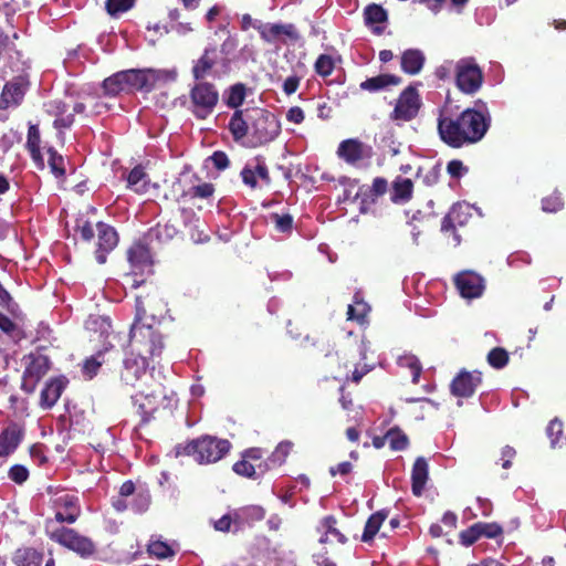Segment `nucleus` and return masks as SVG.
Wrapping results in <instances>:
<instances>
[{
	"instance_id": "obj_59",
	"label": "nucleus",
	"mask_w": 566,
	"mask_h": 566,
	"mask_svg": "<svg viewBox=\"0 0 566 566\" xmlns=\"http://www.w3.org/2000/svg\"><path fill=\"white\" fill-rule=\"evenodd\" d=\"M388 182L384 177H376L373 180V185L369 189L370 196L378 198L387 192Z\"/></svg>"
},
{
	"instance_id": "obj_2",
	"label": "nucleus",
	"mask_w": 566,
	"mask_h": 566,
	"mask_svg": "<svg viewBox=\"0 0 566 566\" xmlns=\"http://www.w3.org/2000/svg\"><path fill=\"white\" fill-rule=\"evenodd\" d=\"M491 117L475 108H467L458 116L441 115L438 133L441 140L452 148H461L480 142L489 130Z\"/></svg>"
},
{
	"instance_id": "obj_15",
	"label": "nucleus",
	"mask_w": 566,
	"mask_h": 566,
	"mask_svg": "<svg viewBox=\"0 0 566 566\" xmlns=\"http://www.w3.org/2000/svg\"><path fill=\"white\" fill-rule=\"evenodd\" d=\"M454 285L463 298L480 297L485 289L484 279L473 271H462L453 279Z\"/></svg>"
},
{
	"instance_id": "obj_36",
	"label": "nucleus",
	"mask_w": 566,
	"mask_h": 566,
	"mask_svg": "<svg viewBox=\"0 0 566 566\" xmlns=\"http://www.w3.org/2000/svg\"><path fill=\"white\" fill-rule=\"evenodd\" d=\"M387 11L379 4H368L364 10V19L367 25H374L387 21Z\"/></svg>"
},
{
	"instance_id": "obj_22",
	"label": "nucleus",
	"mask_w": 566,
	"mask_h": 566,
	"mask_svg": "<svg viewBox=\"0 0 566 566\" xmlns=\"http://www.w3.org/2000/svg\"><path fill=\"white\" fill-rule=\"evenodd\" d=\"M66 384L67 380L64 377L50 379L41 391L40 406L43 409H51L60 399Z\"/></svg>"
},
{
	"instance_id": "obj_40",
	"label": "nucleus",
	"mask_w": 566,
	"mask_h": 566,
	"mask_svg": "<svg viewBox=\"0 0 566 566\" xmlns=\"http://www.w3.org/2000/svg\"><path fill=\"white\" fill-rule=\"evenodd\" d=\"M103 90L106 95L116 96L122 92H126L124 80L120 77V72L103 81Z\"/></svg>"
},
{
	"instance_id": "obj_1",
	"label": "nucleus",
	"mask_w": 566,
	"mask_h": 566,
	"mask_svg": "<svg viewBox=\"0 0 566 566\" xmlns=\"http://www.w3.org/2000/svg\"><path fill=\"white\" fill-rule=\"evenodd\" d=\"M136 314L129 329V342L138 350V357L124 361L123 378L126 382L146 375L148 359L159 357L164 349L163 336L147 322V311L140 296L135 301Z\"/></svg>"
},
{
	"instance_id": "obj_26",
	"label": "nucleus",
	"mask_w": 566,
	"mask_h": 566,
	"mask_svg": "<svg viewBox=\"0 0 566 566\" xmlns=\"http://www.w3.org/2000/svg\"><path fill=\"white\" fill-rule=\"evenodd\" d=\"M429 467L423 457H418L411 471V491L416 496H420L428 481Z\"/></svg>"
},
{
	"instance_id": "obj_47",
	"label": "nucleus",
	"mask_w": 566,
	"mask_h": 566,
	"mask_svg": "<svg viewBox=\"0 0 566 566\" xmlns=\"http://www.w3.org/2000/svg\"><path fill=\"white\" fill-rule=\"evenodd\" d=\"M398 363L400 366L408 367L411 370L412 382L418 384L422 371V366L419 359L413 355H405L399 357Z\"/></svg>"
},
{
	"instance_id": "obj_48",
	"label": "nucleus",
	"mask_w": 566,
	"mask_h": 566,
	"mask_svg": "<svg viewBox=\"0 0 566 566\" xmlns=\"http://www.w3.org/2000/svg\"><path fill=\"white\" fill-rule=\"evenodd\" d=\"M335 69V62L328 54H321L315 61L314 70L322 77L329 76Z\"/></svg>"
},
{
	"instance_id": "obj_10",
	"label": "nucleus",
	"mask_w": 566,
	"mask_h": 566,
	"mask_svg": "<svg viewBox=\"0 0 566 566\" xmlns=\"http://www.w3.org/2000/svg\"><path fill=\"white\" fill-rule=\"evenodd\" d=\"M43 107L48 115L55 117L53 126L57 129L70 128L74 123V115L83 114L86 109L85 104L82 102L70 104L60 98L45 102Z\"/></svg>"
},
{
	"instance_id": "obj_52",
	"label": "nucleus",
	"mask_w": 566,
	"mask_h": 566,
	"mask_svg": "<svg viewBox=\"0 0 566 566\" xmlns=\"http://www.w3.org/2000/svg\"><path fill=\"white\" fill-rule=\"evenodd\" d=\"M434 75L440 81H450L452 77L455 80V62L446 60L442 64L436 67Z\"/></svg>"
},
{
	"instance_id": "obj_17",
	"label": "nucleus",
	"mask_w": 566,
	"mask_h": 566,
	"mask_svg": "<svg viewBox=\"0 0 566 566\" xmlns=\"http://www.w3.org/2000/svg\"><path fill=\"white\" fill-rule=\"evenodd\" d=\"M96 231L97 247L94 254L96 261L99 264H104L107 260V254L113 251L118 243V234L112 226L102 221L96 223Z\"/></svg>"
},
{
	"instance_id": "obj_44",
	"label": "nucleus",
	"mask_w": 566,
	"mask_h": 566,
	"mask_svg": "<svg viewBox=\"0 0 566 566\" xmlns=\"http://www.w3.org/2000/svg\"><path fill=\"white\" fill-rule=\"evenodd\" d=\"M509 353L503 347L492 348L486 357L489 365L495 369L504 368L509 363Z\"/></svg>"
},
{
	"instance_id": "obj_4",
	"label": "nucleus",
	"mask_w": 566,
	"mask_h": 566,
	"mask_svg": "<svg viewBox=\"0 0 566 566\" xmlns=\"http://www.w3.org/2000/svg\"><path fill=\"white\" fill-rule=\"evenodd\" d=\"M231 447V442L227 439L202 434L196 439L176 444L174 451L177 458L190 457L199 464H209L224 458Z\"/></svg>"
},
{
	"instance_id": "obj_35",
	"label": "nucleus",
	"mask_w": 566,
	"mask_h": 566,
	"mask_svg": "<svg viewBox=\"0 0 566 566\" xmlns=\"http://www.w3.org/2000/svg\"><path fill=\"white\" fill-rule=\"evenodd\" d=\"M147 553L150 555V556H154L158 559H166V558H170V557H174L176 552L172 549V547L159 539V538H155L154 536H151L148 545H147Z\"/></svg>"
},
{
	"instance_id": "obj_31",
	"label": "nucleus",
	"mask_w": 566,
	"mask_h": 566,
	"mask_svg": "<svg viewBox=\"0 0 566 566\" xmlns=\"http://www.w3.org/2000/svg\"><path fill=\"white\" fill-rule=\"evenodd\" d=\"M41 136L38 125H30L28 129V136H27V148L31 155L32 160L35 163L38 167L44 166V160L41 154Z\"/></svg>"
},
{
	"instance_id": "obj_50",
	"label": "nucleus",
	"mask_w": 566,
	"mask_h": 566,
	"mask_svg": "<svg viewBox=\"0 0 566 566\" xmlns=\"http://www.w3.org/2000/svg\"><path fill=\"white\" fill-rule=\"evenodd\" d=\"M337 520L334 515H327L321 521V526L340 544L347 543V537L336 527Z\"/></svg>"
},
{
	"instance_id": "obj_49",
	"label": "nucleus",
	"mask_w": 566,
	"mask_h": 566,
	"mask_svg": "<svg viewBox=\"0 0 566 566\" xmlns=\"http://www.w3.org/2000/svg\"><path fill=\"white\" fill-rule=\"evenodd\" d=\"M214 193V186L211 182H202L197 186H192L188 191L184 192L185 197L191 199H209Z\"/></svg>"
},
{
	"instance_id": "obj_11",
	"label": "nucleus",
	"mask_w": 566,
	"mask_h": 566,
	"mask_svg": "<svg viewBox=\"0 0 566 566\" xmlns=\"http://www.w3.org/2000/svg\"><path fill=\"white\" fill-rule=\"evenodd\" d=\"M165 397L161 384H157V387L149 391L139 390L132 397L136 412L140 417V426L147 424L154 418L159 408V399Z\"/></svg>"
},
{
	"instance_id": "obj_41",
	"label": "nucleus",
	"mask_w": 566,
	"mask_h": 566,
	"mask_svg": "<svg viewBox=\"0 0 566 566\" xmlns=\"http://www.w3.org/2000/svg\"><path fill=\"white\" fill-rule=\"evenodd\" d=\"M270 220L274 224L277 232L291 233L293 229V217L290 213H277L273 212L270 214Z\"/></svg>"
},
{
	"instance_id": "obj_27",
	"label": "nucleus",
	"mask_w": 566,
	"mask_h": 566,
	"mask_svg": "<svg viewBox=\"0 0 566 566\" xmlns=\"http://www.w3.org/2000/svg\"><path fill=\"white\" fill-rule=\"evenodd\" d=\"M400 83L401 78L395 74H379L363 81L359 84V88L369 93H377L385 91L389 86L399 85Z\"/></svg>"
},
{
	"instance_id": "obj_21",
	"label": "nucleus",
	"mask_w": 566,
	"mask_h": 566,
	"mask_svg": "<svg viewBox=\"0 0 566 566\" xmlns=\"http://www.w3.org/2000/svg\"><path fill=\"white\" fill-rule=\"evenodd\" d=\"M24 436L22 427L15 422L10 423L0 433V457L13 453Z\"/></svg>"
},
{
	"instance_id": "obj_8",
	"label": "nucleus",
	"mask_w": 566,
	"mask_h": 566,
	"mask_svg": "<svg viewBox=\"0 0 566 566\" xmlns=\"http://www.w3.org/2000/svg\"><path fill=\"white\" fill-rule=\"evenodd\" d=\"M190 111L198 119H206L219 102V93L214 84L198 81L190 90Z\"/></svg>"
},
{
	"instance_id": "obj_53",
	"label": "nucleus",
	"mask_w": 566,
	"mask_h": 566,
	"mask_svg": "<svg viewBox=\"0 0 566 566\" xmlns=\"http://www.w3.org/2000/svg\"><path fill=\"white\" fill-rule=\"evenodd\" d=\"M75 231L80 234L81 239L85 242H91L95 238V229L92 222L87 219H77Z\"/></svg>"
},
{
	"instance_id": "obj_38",
	"label": "nucleus",
	"mask_w": 566,
	"mask_h": 566,
	"mask_svg": "<svg viewBox=\"0 0 566 566\" xmlns=\"http://www.w3.org/2000/svg\"><path fill=\"white\" fill-rule=\"evenodd\" d=\"M388 443L391 450L402 451L407 449L409 439L407 434L398 427L391 428L387 431Z\"/></svg>"
},
{
	"instance_id": "obj_19",
	"label": "nucleus",
	"mask_w": 566,
	"mask_h": 566,
	"mask_svg": "<svg viewBox=\"0 0 566 566\" xmlns=\"http://www.w3.org/2000/svg\"><path fill=\"white\" fill-rule=\"evenodd\" d=\"M56 509L55 521L59 523L73 524L81 515V507L78 505V497L71 494H64L54 500Z\"/></svg>"
},
{
	"instance_id": "obj_24",
	"label": "nucleus",
	"mask_w": 566,
	"mask_h": 566,
	"mask_svg": "<svg viewBox=\"0 0 566 566\" xmlns=\"http://www.w3.org/2000/svg\"><path fill=\"white\" fill-rule=\"evenodd\" d=\"M127 259L132 268L137 271H143L153 264L150 251L146 244L142 242H134L127 250Z\"/></svg>"
},
{
	"instance_id": "obj_39",
	"label": "nucleus",
	"mask_w": 566,
	"mask_h": 566,
	"mask_svg": "<svg viewBox=\"0 0 566 566\" xmlns=\"http://www.w3.org/2000/svg\"><path fill=\"white\" fill-rule=\"evenodd\" d=\"M293 447V442L289 440L280 442L275 450L272 452V454L269 457L270 469L283 464L286 458L289 457L290 452L292 451Z\"/></svg>"
},
{
	"instance_id": "obj_3",
	"label": "nucleus",
	"mask_w": 566,
	"mask_h": 566,
	"mask_svg": "<svg viewBox=\"0 0 566 566\" xmlns=\"http://www.w3.org/2000/svg\"><path fill=\"white\" fill-rule=\"evenodd\" d=\"M226 38L220 45L208 43L201 55L193 61L191 67L192 77L196 81L205 80L208 76L220 77L228 75L232 70V63L237 60L239 39L232 34L228 25H220Z\"/></svg>"
},
{
	"instance_id": "obj_56",
	"label": "nucleus",
	"mask_w": 566,
	"mask_h": 566,
	"mask_svg": "<svg viewBox=\"0 0 566 566\" xmlns=\"http://www.w3.org/2000/svg\"><path fill=\"white\" fill-rule=\"evenodd\" d=\"M546 432L551 439L552 446H557L563 437V423L557 419L552 420L547 426Z\"/></svg>"
},
{
	"instance_id": "obj_43",
	"label": "nucleus",
	"mask_w": 566,
	"mask_h": 566,
	"mask_svg": "<svg viewBox=\"0 0 566 566\" xmlns=\"http://www.w3.org/2000/svg\"><path fill=\"white\" fill-rule=\"evenodd\" d=\"M369 311L370 307L366 302L361 300L359 301L355 297V305H348L347 317L350 321L364 323Z\"/></svg>"
},
{
	"instance_id": "obj_54",
	"label": "nucleus",
	"mask_w": 566,
	"mask_h": 566,
	"mask_svg": "<svg viewBox=\"0 0 566 566\" xmlns=\"http://www.w3.org/2000/svg\"><path fill=\"white\" fill-rule=\"evenodd\" d=\"M476 525L480 530L481 537L496 538L503 534V527L499 523L478 522Z\"/></svg>"
},
{
	"instance_id": "obj_60",
	"label": "nucleus",
	"mask_w": 566,
	"mask_h": 566,
	"mask_svg": "<svg viewBox=\"0 0 566 566\" xmlns=\"http://www.w3.org/2000/svg\"><path fill=\"white\" fill-rule=\"evenodd\" d=\"M447 171L452 178H461L468 168L459 159L450 160L447 165Z\"/></svg>"
},
{
	"instance_id": "obj_28",
	"label": "nucleus",
	"mask_w": 566,
	"mask_h": 566,
	"mask_svg": "<svg viewBox=\"0 0 566 566\" xmlns=\"http://www.w3.org/2000/svg\"><path fill=\"white\" fill-rule=\"evenodd\" d=\"M413 193V182L409 178L398 176L391 186L390 200L394 203H406L411 200Z\"/></svg>"
},
{
	"instance_id": "obj_23",
	"label": "nucleus",
	"mask_w": 566,
	"mask_h": 566,
	"mask_svg": "<svg viewBox=\"0 0 566 566\" xmlns=\"http://www.w3.org/2000/svg\"><path fill=\"white\" fill-rule=\"evenodd\" d=\"M251 122L249 119V108L237 109L230 118L228 128L235 142L242 140L251 133Z\"/></svg>"
},
{
	"instance_id": "obj_63",
	"label": "nucleus",
	"mask_w": 566,
	"mask_h": 566,
	"mask_svg": "<svg viewBox=\"0 0 566 566\" xmlns=\"http://www.w3.org/2000/svg\"><path fill=\"white\" fill-rule=\"evenodd\" d=\"M241 178H242V181L250 188H252V189L256 188V186H258L256 174H255V170L252 167H250L249 165H247L241 170Z\"/></svg>"
},
{
	"instance_id": "obj_5",
	"label": "nucleus",
	"mask_w": 566,
	"mask_h": 566,
	"mask_svg": "<svg viewBox=\"0 0 566 566\" xmlns=\"http://www.w3.org/2000/svg\"><path fill=\"white\" fill-rule=\"evenodd\" d=\"M120 77L124 80L126 92L142 91L150 92L158 84L174 82L177 78L175 70H125L120 71Z\"/></svg>"
},
{
	"instance_id": "obj_57",
	"label": "nucleus",
	"mask_w": 566,
	"mask_h": 566,
	"mask_svg": "<svg viewBox=\"0 0 566 566\" xmlns=\"http://www.w3.org/2000/svg\"><path fill=\"white\" fill-rule=\"evenodd\" d=\"M8 476L17 484H22L29 479V470L22 464H14L9 469Z\"/></svg>"
},
{
	"instance_id": "obj_6",
	"label": "nucleus",
	"mask_w": 566,
	"mask_h": 566,
	"mask_svg": "<svg viewBox=\"0 0 566 566\" xmlns=\"http://www.w3.org/2000/svg\"><path fill=\"white\" fill-rule=\"evenodd\" d=\"M251 122L250 139L253 147L263 146L274 140L281 133V122L272 112L260 108H249Z\"/></svg>"
},
{
	"instance_id": "obj_51",
	"label": "nucleus",
	"mask_w": 566,
	"mask_h": 566,
	"mask_svg": "<svg viewBox=\"0 0 566 566\" xmlns=\"http://www.w3.org/2000/svg\"><path fill=\"white\" fill-rule=\"evenodd\" d=\"M135 0H106L105 8L109 15L116 17L133 8Z\"/></svg>"
},
{
	"instance_id": "obj_64",
	"label": "nucleus",
	"mask_w": 566,
	"mask_h": 566,
	"mask_svg": "<svg viewBox=\"0 0 566 566\" xmlns=\"http://www.w3.org/2000/svg\"><path fill=\"white\" fill-rule=\"evenodd\" d=\"M242 457L244 459L249 460L252 463H260V462H268V463H270L269 458L266 460H263V451L260 448L247 449L242 453Z\"/></svg>"
},
{
	"instance_id": "obj_42",
	"label": "nucleus",
	"mask_w": 566,
	"mask_h": 566,
	"mask_svg": "<svg viewBox=\"0 0 566 566\" xmlns=\"http://www.w3.org/2000/svg\"><path fill=\"white\" fill-rule=\"evenodd\" d=\"M151 496L147 489L139 486L136 491L133 501L132 509L136 513H144L148 510L150 505Z\"/></svg>"
},
{
	"instance_id": "obj_7",
	"label": "nucleus",
	"mask_w": 566,
	"mask_h": 566,
	"mask_svg": "<svg viewBox=\"0 0 566 566\" xmlns=\"http://www.w3.org/2000/svg\"><path fill=\"white\" fill-rule=\"evenodd\" d=\"M483 82V71L474 57H463L455 62L454 83L461 93L473 95L480 91Z\"/></svg>"
},
{
	"instance_id": "obj_32",
	"label": "nucleus",
	"mask_w": 566,
	"mask_h": 566,
	"mask_svg": "<svg viewBox=\"0 0 566 566\" xmlns=\"http://www.w3.org/2000/svg\"><path fill=\"white\" fill-rule=\"evenodd\" d=\"M149 177L140 165L134 167L127 176V187L137 193H145L149 187Z\"/></svg>"
},
{
	"instance_id": "obj_29",
	"label": "nucleus",
	"mask_w": 566,
	"mask_h": 566,
	"mask_svg": "<svg viewBox=\"0 0 566 566\" xmlns=\"http://www.w3.org/2000/svg\"><path fill=\"white\" fill-rule=\"evenodd\" d=\"M232 469L237 474H239L241 476L249 478V479H259L266 471L270 470V463H268V462L252 463L242 457V459L240 461H237L233 464Z\"/></svg>"
},
{
	"instance_id": "obj_46",
	"label": "nucleus",
	"mask_w": 566,
	"mask_h": 566,
	"mask_svg": "<svg viewBox=\"0 0 566 566\" xmlns=\"http://www.w3.org/2000/svg\"><path fill=\"white\" fill-rule=\"evenodd\" d=\"M48 154L52 174L57 178H63L65 176L64 158L53 147L48 149Z\"/></svg>"
},
{
	"instance_id": "obj_12",
	"label": "nucleus",
	"mask_w": 566,
	"mask_h": 566,
	"mask_svg": "<svg viewBox=\"0 0 566 566\" xmlns=\"http://www.w3.org/2000/svg\"><path fill=\"white\" fill-rule=\"evenodd\" d=\"M27 359L28 363L22 375L21 389L27 394H32L40 380L50 370L51 360L42 354H29Z\"/></svg>"
},
{
	"instance_id": "obj_61",
	"label": "nucleus",
	"mask_w": 566,
	"mask_h": 566,
	"mask_svg": "<svg viewBox=\"0 0 566 566\" xmlns=\"http://www.w3.org/2000/svg\"><path fill=\"white\" fill-rule=\"evenodd\" d=\"M256 165L253 167L255 170L256 177H259L266 185L271 184V177L269 174V169L264 163V159L261 156L255 157Z\"/></svg>"
},
{
	"instance_id": "obj_14",
	"label": "nucleus",
	"mask_w": 566,
	"mask_h": 566,
	"mask_svg": "<svg viewBox=\"0 0 566 566\" xmlns=\"http://www.w3.org/2000/svg\"><path fill=\"white\" fill-rule=\"evenodd\" d=\"M472 218L471 207L465 202L454 203L441 221V231L444 234H452L455 244L461 242L457 233L459 228L465 227Z\"/></svg>"
},
{
	"instance_id": "obj_30",
	"label": "nucleus",
	"mask_w": 566,
	"mask_h": 566,
	"mask_svg": "<svg viewBox=\"0 0 566 566\" xmlns=\"http://www.w3.org/2000/svg\"><path fill=\"white\" fill-rule=\"evenodd\" d=\"M43 553L33 547L18 548L13 555V563L17 566H41Z\"/></svg>"
},
{
	"instance_id": "obj_9",
	"label": "nucleus",
	"mask_w": 566,
	"mask_h": 566,
	"mask_svg": "<svg viewBox=\"0 0 566 566\" xmlns=\"http://www.w3.org/2000/svg\"><path fill=\"white\" fill-rule=\"evenodd\" d=\"M51 521H46V534L53 542L77 553L82 557L91 556L95 551L94 543L73 528L65 526L50 531Z\"/></svg>"
},
{
	"instance_id": "obj_13",
	"label": "nucleus",
	"mask_w": 566,
	"mask_h": 566,
	"mask_svg": "<svg viewBox=\"0 0 566 566\" xmlns=\"http://www.w3.org/2000/svg\"><path fill=\"white\" fill-rule=\"evenodd\" d=\"M421 107V99L417 88L407 86L398 96L390 118L396 122H410L417 117Z\"/></svg>"
},
{
	"instance_id": "obj_58",
	"label": "nucleus",
	"mask_w": 566,
	"mask_h": 566,
	"mask_svg": "<svg viewBox=\"0 0 566 566\" xmlns=\"http://www.w3.org/2000/svg\"><path fill=\"white\" fill-rule=\"evenodd\" d=\"M99 356H102L101 353H98L97 356H91L90 358L85 359L83 364V374L90 379L97 375L98 369L102 366V361L98 360Z\"/></svg>"
},
{
	"instance_id": "obj_18",
	"label": "nucleus",
	"mask_w": 566,
	"mask_h": 566,
	"mask_svg": "<svg viewBox=\"0 0 566 566\" xmlns=\"http://www.w3.org/2000/svg\"><path fill=\"white\" fill-rule=\"evenodd\" d=\"M481 382L482 374L480 371H468L462 369L453 378L450 385V390L451 394L455 397L469 398L473 396Z\"/></svg>"
},
{
	"instance_id": "obj_33",
	"label": "nucleus",
	"mask_w": 566,
	"mask_h": 566,
	"mask_svg": "<svg viewBox=\"0 0 566 566\" xmlns=\"http://www.w3.org/2000/svg\"><path fill=\"white\" fill-rule=\"evenodd\" d=\"M388 517L387 510H380L376 513L371 514L364 527V532L361 535V541L368 543L374 539L375 535L378 533L381 524Z\"/></svg>"
},
{
	"instance_id": "obj_55",
	"label": "nucleus",
	"mask_w": 566,
	"mask_h": 566,
	"mask_svg": "<svg viewBox=\"0 0 566 566\" xmlns=\"http://www.w3.org/2000/svg\"><path fill=\"white\" fill-rule=\"evenodd\" d=\"M480 538V530L476 523L460 533V542L467 547L473 545Z\"/></svg>"
},
{
	"instance_id": "obj_20",
	"label": "nucleus",
	"mask_w": 566,
	"mask_h": 566,
	"mask_svg": "<svg viewBox=\"0 0 566 566\" xmlns=\"http://www.w3.org/2000/svg\"><path fill=\"white\" fill-rule=\"evenodd\" d=\"M255 29L260 33L261 39L268 43L277 41L282 35L293 40L298 38V34L296 33L295 27L293 24L259 23Z\"/></svg>"
},
{
	"instance_id": "obj_25",
	"label": "nucleus",
	"mask_w": 566,
	"mask_h": 566,
	"mask_svg": "<svg viewBox=\"0 0 566 566\" xmlns=\"http://www.w3.org/2000/svg\"><path fill=\"white\" fill-rule=\"evenodd\" d=\"M426 56L419 49H408L400 56L401 70L409 75L419 74L424 65Z\"/></svg>"
},
{
	"instance_id": "obj_16",
	"label": "nucleus",
	"mask_w": 566,
	"mask_h": 566,
	"mask_svg": "<svg viewBox=\"0 0 566 566\" xmlns=\"http://www.w3.org/2000/svg\"><path fill=\"white\" fill-rule=\"evenodd\" d=\"M336 153L345 163L356 165L360 160L371 158L373 148L358 138H348L339 143Z\"/></svg>"
},
{
	"instance_id": "obj_45",
	"label": "nucleus",
	"mask_w": 566,
	"mask_h": 566,
	"mask_svg": "<svg viewBox=\"0 0 566 566\" xmlns=\"http://www.w3.org/2000/svg\"><path fill=\"white\" fill-rule=\"evenodd\" d=\"M564 208V200L559 191L555 190L553 193L542 199V210L548 213H556Z\"/></svg>"
},
{
	"instance_id": "obj_62",
	"label": "nucleus",
	"mask_w": 566,
	"mask_h": 566,
	"mask_svg": "<svg viewBox=\"0 0 566 566\" xmlns=\"http://www.w3.org/2000/svg\"><path fill=\"white\" fill-rule=\"evenodd\" d=\"M210 160H211L212 165L214 166V168H217L218 170L226 169L230 164V160H229L227 154L224 151H220V150L214 151L210 156Z\"/></svg>"
},
{
	"instance_id": "obj_34",
	"label": "nucleus",
	"mask_w": 566,
	"mask_h": 566,
	"mask_svg": "<svg viewBox=\"0 0 566 566\" xmlns=\"http://www.w3.org/2000/svg\"><path fill=\"white\" fill-rule=\"evenodd\" d=\"M138 488L132 480L125 481L118 491V496L113 500L112 505L117 512H124L128 509L127 497L134 496Z\"/></svg>"
},
{
	"instance_id": "obj_37",
	"label": "nucleus",
	"mask_w": 566,
	"mask_h": 566,
	"mask_svg": "<svg viewBox=\"0 0 566 566\" xmlns=\"http://www.w3.org/2000/svg\"><path fill=\"white\" fill-rule=\"evenodd\" d=\"M245 95V85L243 83H237L230 86L226 98V103L230 108H234L237 111L238 107L243 104Z\"/></svg>"
}]
</instances>
